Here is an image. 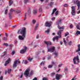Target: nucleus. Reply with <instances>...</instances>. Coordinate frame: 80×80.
I'll return each instance as SVG.
<instances>
[{
	"label": "nucleus",
	"instance_id": "obj_1",
	"mask_svg": "<svg viewBox=\"0 0 80 80\" xmlns=\"http://www.w3.org/2000/svg\"><path fill=\"white\" fill-rule=\"evenodd\" d=\"M20 33L22 36L19 35L18 37L19 39L21 40H24V38H25V35H26V29L25 28H22Z\"/></svg>",
	"mask_w": 80,
	"mask_h": 80
},
{
	"label": "nucleus",
	"instance_id": "obj_2",
	"mask_svg": "<svg viewBox=\"0 0 80 80\" xmlns=\"http://www.w3.org/2000/svg\"><path fill=\"white\" fill-rule=\"evenodd\" d=\"M44 42L45 44L47 45V48H48V52H53L55 50V47H52L51 48H48V45H52V43L49 41H45Z\"/></svg>",
	"mask_w": 80,
	"mask_h": 80
},
{
	"label": "nucleus",
	"instance_id": "obj_3",
	"mask_svg": "<svg viewBox=\"0 0 80 80\" xmlns=\"http://www.w3.org/2000/svg\"><path fill=\"white\" fill-rule=\"evenodd\" d=\"M29 72H30V69L28 68L26 69V70L25 71L24 75L26 76V77H27L28 76L29 77H32V75H33V71H31L30 72V74H29Z\"/></svg>",
	"mask_w": 80,
	"mask_h": 80
},
{
	"label": "nucleus",
	"instance_id": "obj_4",
	"mask_svg": "<svg viewBox=\"0 0 80 80\" xmlns=\"http://www.w3.org/2000/svg\"><path fill=\"white\" fill-rule=\"evenodd\" d=\"M63 31V30H60L57 33L58 35L59 36V37L58 36H56V37L53 38L52 39V40L53 42L55 41V40H56L57 42H58V37L59 38H61V32Z\"/></svg>",
	"mask_w": 80,
	"mask_h": 80
},
{
	"label": "nucleus",
	"instance_id": "obj_5",
	"mask_svg": "<svg viewBox=\"0 0 80 80\" xmlns=\"http://www.w3.org/2000/svg\"><path fill=\"white\" fill-rule=\"evenodd\" d=\"M74 64H78L79 63L80 61L79 60V57L78 56L75 57L73 59Z\"/></svg>",
	"mask_w": 80,
	"mask_h": 80
},
{
	"label": "nucleus",
	"instance_id": "obj_6",
	"mask_svg": "<svg viewBox=\"0 0 80 80\" xmlns=\"http://www.w3.org/2000/svg\"><path fill=\"white\" fill-rule=\"evenodd\" d=\"M20 61L18 60H16L14 62V64L13 65V68H15L17 66V65L18 64H19L20 63Z\"/></svg>",
	"mask_w": 80,
	"mask_h": 80
},
{
	"label": "nucleus",
	"instance_id": "obj_7",
	"mask_svg": "<svg viewBox=\"0 0 80 80\" xmlns=\"http://www.w3.org/2000/svg\"><path fill=\"white\" fill-rule=\"evenodd\" d=\"M74 2V3L76 2V3L78 7V10H79L80 8V2L78 0H76Z\"/></svg>",
	"mask_w": 80,
	"mask_h": 80
},
{
	"label": "nucleus",
	"instance_id": "obj_8",
	"mask_svg": "<svg viewBox=\"0 0 80 80\" xmlns=\"http://www.w3.org/2000/svg\"><path fill=\"white\" fill-rule=\"evenodd\" d=\"M72 12L71 14L72 15H75V7L72 6L71 7Z\"/></svg>",
	"mask_w": 80,
	"mask_h": 80
},
{
	"label": "nucleus",
	"instance_id": "obj_9",
	"mask_svg": "<svg viewBox=\"0 0 80 80\" xmlns=\"http://www.w3.org/2000/svg\"><path fill=\"white\" fill-rule=\"evenodd\" d=\"M27 47H24V49L21 50L20 51V53H24L25 52L27 51Z\"/></svg>",
	"mask_w": 80,
	"mask_h": 80
},
{
	"label": "nucleus",
	"instance_id": "obj_10",
	"mask_svg": "<svg viewBox=\"0 0 80 80\" xmlns=\"http://www.w3.org/2000/svg\"><path fill=\"white\" fill-rule=\"evenodd\" d=\"M62 75L58 74H57L56 75V79H57V80H60V78H62Z\"/></svg>",
	"mask_w": 80,
	"mask_h": 80
},
{
	"label": "nucleus",
	"instance_id": "obj_11",
	"mask_svg": "<svg viewBox=\"0 0 80 80\" xmlns=\"http://www.w3.org/2000/svg\"><path fill=\"white\" fill-rule=\"evenodd\" d=\"M51 22H46L45 23V25L46 27H50L51 26Z\"/></svg>",
	"mask_w": 80,
	"mask_h": 80
},
{
	"label": "nucleus",
	"instance_id": "obj_12",
	"mask_svg": "<svg viewBox=\"0 0 80 80\" xmlns=\"http://www.w3.org/2000/svg\"><path fill=\"white\" fill-rule=\"evenodd\" d=\"M10 61H11V59H10V58H9L5 62L4 64L5 66H7L8 64L10 62Z\"/></svg>",
	"mask_w": 80,
	"mask_h": 80
},
{
	"label": "nucleus",
	"instance_id": "obj_13",
	"mask_svg": "<svg viewBox=\"0 0 80 80\" xmlns=\"http://www.w3.org/2000/svg\"><path fill=\"white\" fill-rule=\"evenodd\" d=\"M78 49L76 51V52H80V44H78Z\"/></svg>",
	"mask_w": 80,
	"mask_h": 80
},
{
	"label": "nucleus",
	"instance_id": "obj_14",
	"mask_svg": "<svg viewBox=\"0 0 80 80\" xmlns=\"http://www.w3.org/2000/svg\"><path fill=\"white\" fill-rule=\"evenodd\" d=\"M33 13L34 15H36V14H37V9H34L33 11Z\"/></svg>",
	"mask_w": 80,
	"mask_h": 80
},
{
	"label": "nucleus",
	"instance_id": "obj_15",
	"mask_svg": "<svg viewBox=\"0 0 80 80\" xmlns=\"http://www.w3.org/2000/svg\"><path fill=\"white\" fill-rule=\"evenodd\" d=\"M56 11H57V8H54L53 11H52V13L51 14V15H53V14L54 13H55V12H56Z\"/></svg>",
	"mask_w": 80,
	"mask_h": 80
},
{
	"label": "nucleus",
	"instance_id": "obj_16",
	"mask_svg": "<svg viewBox=\"0 0 80 80\" xmlns=\"http://www.w3.org/2000/svg\"><path fill=\"white\" fill-rule=\"evenodd\" d=\"M27 59L29 62H30L31 61H32V60H33V58L28 57L27 58Z\"/></svg>",
	"mask_w": 80,
	"mask_h": 80
},
{
	"label": "nucleus",
	"instance_id": "obj_17",
	"mask_svg": "<svg viewBox=\"0 0 80 80\" xmlns=\"http://www.w3.org/2000/svg\"><path fill=\"white\" fill-rule=\"evenodd\" d=\"M58 28H59V29H61V30H63V28H64V27L63 26H62V27H60V26H58Z\"/></svg>",
	"mask_w": 80,
	"mask_h": 80
},
{
	"label": "nucleus",
	"instance_id": "obj_18",
	"mask_svg": "<svg viewBox=\"0 0 80 80\" xmlns=\"http://www.w3.org/2000/svg\"><path fill=\"white\" fill-rule=\"evenodd\" d=\"M75 25L76 26V28H77V29H78V30H80V26L77 25V24L76 23H75Z\"/></svg>",
	"mask_w": 80,
	"mask_h": 80
},
{
	"label": "nucleus",
	"instance_id": "obj_19",
	"mask_svg": "<svg viewBox=\"0 0 80 80\" xmlns=\"http://www.w3.org/2000/svg\"><path fill=\"white\" fill-rule=\"evenodd\" d=\"M14 12L17 13H20L21 12V11H19L18 10H16L14 11Z\"/></svg>",
	"mask_w": 80,
	"mask_h": 80
},
{
	"label": "nucleus",
	"instance_id": "obj_20",
	"mask_svg": "<svg viewBox=\"0 0 80 80\" xmlns=\"http://www.w3.org/2000/svg\"><path fill=\"white\" fill-rule=\"evenodd\" d=\"M38 24H36L35 27V30H37V28H38Z\"/></svg>",
	"mask_w": 80,
	"mask_h": 80
},
{
	"label": "nucleus",
	"instance_id": "obj_21",
	"mask_svg": "<svg viewBox=\"0 0 80 80\" xmlns=\"http://www.w3.org/2000/svg\"><path fill=\"white\" fill-rule=\"evenodd\" d=\"M12 3H13V1L11 0H10V2H9V6H11V5H12Z\"/></svg>",
	"mask_w": 80,
	"mask_h": 80
},
{
	"label": "nucleus",
	"instance_id": "obj_22",
	"mask_svg": "<svg viewBox=\"0 0 80 80\" xmlns=\"http://www.w3.org/2000/svg\"><path fill=\"white\" fill-rule=\"evenodd\" d=\"M51 77H54L55 75V73L52 72L51 73Z\"/></svg>",
	"mask_w": 80,
	"mask_h": 80
},
{
	"label": "nucleus",
	"instance_id": "obj_23",
	"mask_svg": "<svg viewBox=\"0 0 80 80\" xmlns=\"http://www.w3.org/2000/svg\"><path fill=\"white\" fill-rule=\"evenodd\" d=\"M29 0H24V3L25 4H27Z\"/></svg>",
	"mask_w": 80,
	"mask_h": 80
},
{
	"label": "nucleus",
	"instance_id": "obj_24",
	"mask_svg": "<svg viewBox=\"0 0 80 80\" xmlns=\"http://www.w3.org/2000/svg\"><path fill=\"white\" fill-rule=\"evenodd\" d=\"M62 19H59V20L58 21V25H59V24H60L61 23V21H62Z\"/></svg>",
	"mask_w": 80,
	"mask_h": 80
},
{
	"label": "nucleus",
	"instance_id": "obj_25",
	"mask_svg": "<svg viewBox=\"0 0 80 80\" xmlns=\"http://www.w3.org/2000/svg\"><path fill=\"white\" fill-rule=\"evenodd\" d=\"M45 32L46 33H48V34L49 32H50V29H48L47 30H46L45 31Z\"/></svg>",
	"mask_w": 80,
	"mask_h": 80
},
{
	"label": "nucleus",
	"instance_id": "obj_26",
	"mask_svg": "<svg viewBox=\"0 0 80 80\" xmlns=\"http://www.w3.org/2000/svg\"><path fill=\"white\" fill-rule=\"evenodd\" d=\"M32 23H33V24H35V23L36 22V20L34 19H33L32 21Z\"/></svg>",
	"mask_w": 80,
	"mask_h": 80
},
{
	"label": "nucleus",
	"instance_id": "obj_27",
	"mask_svg": "<svg viewBox=\"0 0 80 80\" xmlns=\"http://www.w3.org/2000/svg\"><path fill=\"white\" fill-rule=\"evenodd\" d=\"M53 5V2H51L49 4V5L50 7H52V6Z\"/></svg>",
	"mask_w": 80,
	"mask_h": 80
},
{
	"label": "nucleus",
	"instance_id": "obj_28",
	"mask_svg": "<svg viewBox=\"0 0 80 80\" xmlns=\"http://www.w3.org/2000/svg\"><path fill=\"white\" fill-rule=\"evenodd\" d=\"M68 68H65V72H68Z\"/></svg>",
	"mask_w": 80,
	"mask_h": 80
},
{
	"label": "nucleus",
	"instance_id": "obj_29",
	"mask_svg": "<svg viewBox=\"0 0 80 80\" xmlns=\"http://www.w3.org/2000/svg\"><path fill=\"white\" fill-rule=\"evenodd\" d=\"M63 42H64V43L65 45H66L67 44V42L66 41H65V38H64L63 39Z\"/></svg>",
	"mask_w": 80,
	"mask_h": 80
},
{
	"label": "nucleus",
	"instance_id": "obj_30",
	"mask_svg": "<svg viewBox=\"0 0 80 80\" xmlns=\"http://www.w3.org/2000/svg\"><path fill=\"white\" fill-rule=\"evenodd\" d=\"M6 53H7V52H4V55H3L2 56H1V57H4V56H5V55H6Z\"/></svg>",
	"mask_w": 80,
	"mask_h": 80
},
{
	"label": "nucleus",
	"instance_id": "obj_31",
	"mask_svg": "<svg viewBox=\"0 0 80 80\" xmlns=\"http://www.w3.org/2000/svg\"><path fill=\"white\" fill-rule=\"evenodd\" d=\"M39 12H42V8H39Z\"/></svg>",
	"mask_w": 80,
	"mask_h": 80
},
{
	"label": "nucleus",
	"instance_id": "obj_32",
	"mask_svg": "<svg viewBox=\"0 0 80 80\" xmlns=\"http://www.w3.org/2000/svg\"><path fill=\"white\" fill-rule=\"evenodd\" d=\"M23 62L24 61V63L25 64H27V63H28V61H27V60H23Z\"/></svg>",
	"mask_w": 80,
	"mask_h": 80
},
{
	"label": "nucleus",
	"instance_id": "obj_33",
	"mask_svg": "<svg viewBox=\"0 0 80 80\" xmlns=\"http://www.w3.org/2000/svg\"><path fill=\"white\" fill-rule=\"evenodd\" d=\"M52 67H53V65H49L48 66V68H52Z\"/></svg>",
	"mask_w": 80,
	"mask_h": 80
},
{
	"label": "nucleus",
	"instance_id": "obj_34",
	"mask_svg": "<svg viewBox=\"0 0 80 80\" xmlns=\"http://www.w3.org/2000/svg\"><path fill=\"white\" fill-rule=\"evenodd\" d=\"M69 33H68V32H67L66 33H65V37H67V35H69Z\"/></svg>",
	"mask_w": 80,
	"mask_h": 80
},
{
	"label": "nucleus",
	"instance_id": "obj_35",
	"mask_svg": "<svg viewBox=\"0 0 80 80\" xmlns=\"http://www.w3.org/2000/svg\"><path fill=\"white\" fill-rule=\"evenodd\" d=\"M54 54L56 57H57L58 56V52H55Z\"/></svg>",
	"mask_w": 80,
	"mask_h": 80
},
{
	"label": "nucleus",
	"instance_id": "obj_36",
	"mask_svg": "<svg viewBox=\"0 0 80 80\" xmlns=\"http://www.w3.org/2000/svg\"><path fill=\"white\" fill-rule=\"evenodd\" d=\"M45 64V61L42 62L41 63V65H43Z\"/></svg>",
	"mask_w": 80,
	"mask_h": 80
},
{
	"label": "nucleus",
	"instance_id": "obj_37",
	"mask_svg": "<svg viewBox=\"0 0 80 80\" xmlns=\"http://www.w3.org/2000/svg\"><path fill=\"white\" fill-rule=\"evenodd\" d=\"M11 71H12V69H10V70H8V73H10Z\"/></svg>",
	"mask_w": 80,
	"mask_h": 80
},
{
	"label": "nucleus",
	"instance_id": "obj_38",
	"mask_svg": "<svg viewBox=\"0 0 80 80\" xmlns=\"http://www.w3.org/2000/svg\"><path fill=\"white\" fill-rule=\"evenodd\" d=\"M42 80H48V78L45 77L43 78L42 79Z\"/></svg>",
	"mask_w": 80,
	"mask_h": 80
},
{
	"label": "nucleus",
	"instance_id": "obj_39",
	"mask_svg": "<svg viewBox=\"0 0 80 80\" xmlns=\"http://www.w3.org/2000/svg\"><path fill=\"white\" fill-rule=\"evenodd\" d=\"M3 40H4V41H7V38L5 37H4Z\"/></svg>",
	"mask_w": 80,
	"mask_h": 80
},
{
	"label": "nucleus",
	"instance_id": "obj_40",
	"mask_svg": "<svg viewBox=\"0 0 80 80\" xmlns=\"http://www.w3.org/2000/svg\"><path fill=\"white\" fill-rule=\"evenodd\" d=\"M28 13H26L25 14V16L24 17V19L25 20H26V18H27V14Z\"/></svg>",
	"mask_w": 80,
	"mask_h": 80
},
{
	"label": "nucleus",
	"instance_id": "obj_41",
	"mask_svg": "<svg viewBox=\"0 0 80 80\" xmlns=\"http://www.w3.org/2000/svg\"><path fill=\"white\" fill-rule=\"evenodd\" d=\"M4 45L6 46V47H8V44L7 43H4Z\"/></svg>",
	"mask_w": 80,
	"mask_h": 80
},
{
	"label": "nucleus",
	"instance_id": "obj_42",
	"mask_svg": "<svg viewBox=\"0 0 80 80\" xmlns=\"http://www.w3.org/2000/svg\"><path fill=\"white\" fill-rule=\"evenodd\" d=\"M73 27V26L72 24H70V28H72Z\"/></svg>",
	"mask_w": 80,
	"mask_h": 80
},
{
	"label": "nucleus",
	"instance_id": "obj_43",
	"mask_svg": "<svg viewBox=\"0 0 80 80\" xmlns=\"http://www.w3.org/2000/svg\"><path fill=\"white\" fill-rule=\"evenodd\" d=\"M14 54H15V51H12L11 53V54L12 55H13Z\"/></svg>",
	"mask_w": 80,
	"mask_h": 80
},
{
	"label": "nucleus",
	"instance_id": "obj_44",
	"mask_svg": "<svg viewBox=\"0 0 80 80\" xmlns=\"http://www.w3.org/2000/svg\"><path fill=\"white\" fill-rule=\"evenodd\" d=\"M64 7H68V5L67 4H65L64 5Z\"/></svg>",
	"mask_w": 80,
	"mask_h": 80
},
{
	"label": "nucleus",
	"instance_id": "obj_45",
	"mask_svg": "<svg viewBox=\"0 0 80 80\" xmlns=\"http://www.w3.org/2000/svg\"><path fill=\"white\" fill-rule=\"evenodd\" d=\"M8 12V9L6 10L5 12V14H7V13Z\"/></svg>",
	"mask_w": 80,
	"mask_h": 80
},
{
	"label": "nucleus",
	"instance_id": "obj_46",
	"mask_svg": "<svg viewBox=\"0 0 80 80\" xmlns=\"http://www.w3.org/2000/svg\"><path fill=\"white\" fill-rule=\"evenodd\" d=\"M55 19V17L52 18L51 19L52 20V21H53V20H54Z\"/></svg>",
	"mask_w": 80,
	"mask_h": 80
},
{
	"label": "nucleus",
	"instance_id": "obj_47",
	"mask_svg": "<svg viewBox=\"0 0 80 80\" xmlns=\"http://www.w3.org/2000/svg\"><path fill=\"white\" fill-rule=\"evenodd\" d=\"M15 11V10H14L11 9H10V11H11V12H13Z\"/></svg>",
	"mask_w": 80,
	"mask_h": 80
},
{
	"label": "nucleus",
	"instance_id": "obj_48",
	"mask_svg": "<svg viewBox=\"0 0 80 80\" xmlns=\"http://www.w3.org/2000/svg\"><path fill=\"white\" fill-rule=\"evenodd\" d=\"M63 65V64L62 63H61L60 64H59L58 65V66L60 67H62V65Z\"/></svg>",
	"mask_w": 80,
	"mask_h": 80
},
{
	"label": "nucleus",
	"instance_id": "obj_49",
	"mask_svg": "<svg viewBox=\"0 0 80 80\" xmlns=\"http://www.w3.org/2000/svg\"><path fill=\"white\" fill-rule=\"evenodd\" d=\"M76 80V78L75 77H74L71 80Z\"/></svg>",
	"mask_w": 80,
	"mask_h": 80
},
{
	"label": "nucleus",
	"instance_id": "obj_50",
	"mask_svg": "<svg viewBox=\"0 0 80 80\" xmlns=\"http://www.w3.org/2000/svg\"><path fill=\"white\" fill-rule=\"evenodd\" d=\"M51 65H55V62H52Z\"/></svg>",
	"mask_w": 80,
	"mask_h": 80
},
{
	"label": "nucleus",
	"instance_id": "obj_51",
	"mask_svg": "<svg viewBox=\"0 0 80 80\" xmlns=\"http://www.w3.org/2000/svg\"><path fill=\"white\" fill-rule=\"evenodd\" d=\"M3 80V77L1 76V77H0V80Z\"/></svg>",
	"mask_w": 80,
	"mask_h": 80
},
{
	"label": "nucleus",
	"instance_id": "obj_52",
	"mask_svg": "<svg viewBox=\"0 0 80 80\" xmlns=\"http://www.w3.org/2000/svg\"><path fill=\"white\" fill-rule=\"evenodd\" d=\"M39 38V35H37L36 36V38Z\"/></svg>",
	"mask_w": 80,
	"mask_h": 80
},
{
	"label": "nucleus",
	"instance_id": "obj_53",
	"mask_svg": "<svg viewBox=\"0 0 80 80\" xmlns=\"http://www.w3.org/2000/svg\"><path fill=\"white\" fill-rule=\"evenodd\" d=\"M50 58H51V56H50L48 58V60H50Z\"/></svg>",
	"mask_w": 80,
	"mask_h": 80
},
{
	"label": "nucleus",
	"instance_id": "obj_54",
	"mask_svg": "<svg viewBox=\"0 0 80 80\" xmlns=\"http://www.w3.org/2000/svg\"><path fill=\"white\" fill-rule=\"evenodd\" d=\"M55 15H58V11H57L55 13Z\"/></svg>",
	"mask_w": 80,
	"mask_h": 80
},
{
	"label": "nucleus",
	"instance_id": "obj_55",
	"mask_svg": "<svg viewBox=\"0 0 80 80\" xmlns=\"http://www.w3.org/2000/svg\"><path fill=\"white\" fill-rule=\"evenodd\" d=\"M11 12H10V13H9V16L10 17H11Z\"/></svg>",
	"mask_w": 80,
	"mask_h": 80
},
{
	"label": "nucleus",
	"instance_id": "obj_56",
	"mask_svg": "<svg viewBox=\"0 0 80 80\" xmlns=\"http://www.w3.org/2000/svg\"><path fill=\"white\" fill-rule=\"evenodd\" d=\"M32 80H37V78H35Z\"/></svg>",
	"mask_w": 80,
	"mask_h": 80
},
{
	"label": "nucleus",
	"instance_id": "obj_57",
	"mask_svg": "<svg viewBox=\"0 0 80 80\" xmlns=\"http://www.w3.org/2000/svg\"><path fill=\"white\" fill-rule=\"evenodd\" d=\"M16 27V25L13 26L12 27V28H15Z\"/></svg>",
	"mask_w": 80,
	"mask_h": 80
},
{
	"label": "nucleus",
	"instance_id": "obj_58",
	"mask_svg": "<svg viewBox=\"0 0 80 80\" xmlns=\"http://www.w3.org/2000/svg\"><path fill=\"white\" fill-rule=\"evenodd\" d=\"M31 12V11H30V10H29V11L28 12V13H30Z\"/></svg>",
	"mask_w": 80,
	"mask_h": 80
},
{
	"label": "nucleus",
	"instance_id": "obj_59",
	"mask_svg": "<svg viewBox=\"0 0 80 80\" xmlns=\"http://www.w3.org/2000/svg\"><path fill=\"white\" fill-rule=\"evenodd\" d=\"M60 43L61 45H62V44H63V42H62V41H60Z\"/></svg>",
	"mask_w": 80,
	"mask_h": 80
},
{
	"label": "nucleus",
	"instance_id": "obj_60",
	"mask_svg": "<svg viewBox=\"0 0 80 80\" xmlns=\"http://www.w3.org/2000/svg\"><path fill=\"white\" fill-rule=\"evenodd\" d=\"M9 47H10V48L9 49L10 50H11V49H12V46L11 45H10L9 46Z\"/></svg>",
	"mask_w": 80,
	"mask_h": 80
},
{
	"label": "nucleus",
	"instance_id": "obj_61",
	"mask_svg": "<svg viewBox=\"0 0 80 80\" xmlns=\"http://www.w3.org/2000/svg\"><path fill=\"white\" fill-rule=\"evenodd\" d=\"M6 36L7 37H8V35H7V33H5Z\"/></svg>",
	"mask_w": 80,
	"mask_h": 80
},
{
	"label": "nucleus",
	"instance_id": "obj_62",
	"mask_svg": "<svg viewBox=\"0 0 80 80\" xmlns=\"http://www.w3.org/2000/svg\"><path fill=\"white\" fill-rule=\"evenodd\" d=\"M65 9H62V12H64L65 11Z\"/></svg>",
	"mask_w": 80,
	"mask_h": 80
},
{
	"label": "nucleus",
	"instance_id": "obj_63",
	"mask_svg": "<svg viewBox=\"0 0 80 80\" xmlns=\"http://www.w3.org/2000/svg\"><path fill=\"white\" fill-rule=\"evenodd\" d=\"M7 27V24H5V27Z\"/></svg>",
	"mask_w": 80,
	"mask_h": 80
},
{
	"label": "nucleus",
	"instance_id": "obj_64",
	"mask_svg": "<svg viewBox=\"0 0 80 80\" xmlns=\"http://www.w3.org/2000/svg\"><path fill=\"white\" fill-rule=\"evenodd\" d=\"M76 71L77 72H78V68H76Z\"/></svg>",
	"mask_w": 80,
	"mask_h": 80
}]
</instances>
